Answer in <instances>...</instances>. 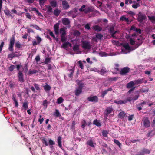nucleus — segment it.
<instances>
[{
  "label": "nucleus",
  "mask_w": 155,
  "mask_h": 155,
  "mask_svg": "<svg viewBox=\"0 0 155 155\" xmlns=\"http://www.w3.org/2000/svg\"><path fill=\"white\" fill-rule=\"evenodd\" d=\"M59 24L58 23L55 24L54 27V28L55 33L56 35H58L60 33L61 34V35H66V28L65 27L61 28L60 29L59 31Z\"/></svg>",
  "instance_id": "1"
},
{
  "label": "nucleus",
  "mask_w": 155,
  "mask_h": 155,
  "mask_svg": "<svg viewBox=\"0 0 155 155\" xmlns=\"http://www.w3.org/2000/svg\"><path fill=\"white\" fill-rule=\"evenodd\" d=\"M108 30L111 35V37L114 38H116V37L114 34L116 33H118L119 31L115 30L114 28V26H110L108 28Z\"/></svg>",
  "instance_id": "2"
},
{
  "label": "nucleus",
  "mask_w": 155,
  "mask_h": 155,
  "mask_svg": "<svg viewBox=\"0 0 155 155\" xmlns=\"http://www.w3.org/2000/svg\"><path fill=\"white\" fill-rule=\"evenodd\" d=\"M83 48L85 49H89L91 48L90 42L84 41L82 42Z\"/></svg>",
  "instance_id": "3"
},
{
  "label": "nucleus",
  "mask_w": 155,
  "mask_h": 155,
  "mask_svg": "<svg viewBox=\"0 0 155 155\" xmlns=\"http://www.w3.org/2000/svg\"><path fill=\"white\" fill-rule=\"evenodd\" d=\"M142 124L146 128L149 127L150 125V122L147 117H144L143 119Z\"/></svg>",
  "instance_id": "4"
},
{
  "label": "nucleus",
  "mask_w": 155,
  "mask_h": 155,
  "mask_svg": "<svg viewBox=\"0 0 155 155\" xmlns=\"http://www.w3.org/2000/svg\"><path fill=\"white\" fill-rule=\"evenodd\" d=\"M62 22L64 25L69 28L70 27V21L69 19L66 18H64L62 19Z\"/></svg>",
  "instance_id": "5"
},
{
  "label": "nucleus",
  "mask_w": 155,
  "mask_h": 155,
  "mask_svg": "<svg viewBox=\"0 0 155 155\" xmlns=\"http://www.w3.org/2000/svg\"><path fill=\"white\" fill-rule=\"evenodd\" d=\"M139 93V91H136L135 94V95L133 97H130L127 98V100L128 101H134L136 100H137L139 96V95L138 94Z\"/></svg>",
  "instance_id": "6"
},
{
  "label": "nucleus",
  "mask_w": 155,
  "mask_h": 155,
  "mask_svg": "<svg viewBox=\"0 0 155 155\" xmlns=\"http://www.w3.org/2000/svg\"><path fill=\"white\" fill-rule=\"evenodd\" d=\"M130 70V69L129 68L127 67H125L121 69L120 74L122 75H125L129 72Z\"/></svg>",
  "instance_id": "7"
},
{
  "label": "nucleus",
  "mask_w": 155,
  "mask_h": 155,
  "mask_svg": "<svg viewBox=\"0 0 155 155\" xmlns=\"http://www.w3.org/2000/svg\"><path fill=\"white\" fill-rule=\"evenodd\" d=\"M146 18V16L144 14L139 12L138 15V21L139 22H142Z\"/></svg>",
  "instance_id": "8"
},
{
  "label": "nucleus",
  "mask_w": 155,
  "mask_h": 155,
  "mask_svg": "<svg viewBox=\"0 0 155 155\" xmlns=\"http://www.w3.org/2000/svg\"><path fill=\"white\" fill-rule=\"evenodd\" d=\"M14 43L15 38L13 36L12 37V38L10 40L8 48V49H9V50L11 51H12L13 50V47L14 45Z\"/></svg>",
  "instance_id": "9"
},
{
  "label": "nucleus",
  "mask_w": 155,
  "mask_h": 155,
  "mask_svg": "<svg viewBox=\"0 0 155 155\" xmlns=\"http://www.w3.org/2000/svg\"><path fill=\"white\" fill-rule=\"evenodd\" d=\"M88 100L90 101L96 102L98 101V98L97 96H91L87 98Z\"/></svg>",
  "instance_id": "10"
},
{
  "label": "nucleus",
  "mask_w": 155,
  "mask_h": 155,
  "mask_svg": "<svg viewBox=\"0 0 155 155\" xmlns=\"http://www.w3.org/2000/svg\"><path fill=\"white\" fill-rule=\"evenodd\" d=\"M83 86V84L80 85L78 88L76 89L75 93V94L76 96H78L81 93Z\"/></svg>",
  "instance_id": "11"
},
{
  "label": "nucleus",
  "mask_w": 155,
  "mask_h": 155,
  "mask_svg": "<svg viewBox=\"0 0 155 155\" xmlns=\"http://www.w3.org/2000/svg\"><path fill=\"white\" fill-rule=\"evenodd\" d=\"M112 110V109L110 107H108L107 108L105 112L104 113L105 117L106 118H107L108 115L110 113Z\"/></svg>",
  "instance_id": "12"
},
{
  "label": "nucleus",
  "mask_w": 155,
  "mask_h": 155,
  "mask_svg": "<svg viewBox=\"0 0 155 155\" xmlns=\"http://www.w3.org/2000/svg\"><path fill=\"white\" fill-rule=\"evenodd\" d=\"M135 83L134 81H132L126 84V87L128 89L132 88L134 87Z\"/></svg>",
  "instance_id": "13"
},
{
  "label": "nucleus",
  "mask_w": 155,
  "mask_h": 155,
  "mask_svg": "<svg viewBox=\"0 0 155 155\" xmlns=\"http://www.w3.org/2000/svg\"><path fill=\"white\" fill-rule=\"evenodd\" d=\"M150 152L149 150L147 149H143L141 152L136 155H144L145 154H149Z\"/></svg>",
  "instance_id": "14"
},
{
  "label": "nucleus",
  "mask_w": 155,
  "mask_h": 155,
  "mask_svg": "<svg viewBox=\"0 0 155 155\" xmlns=\"http://www.w3.org/2000/svg\"><path fill=\"white\" fill-rule=\"evenodd\" d=\"M62 5L63 8L64 9H67L70 7L69 5L66 1L64 0L62 2Z\"/></svg>",
  "instance_id": "15"
},
{
  "label": "nucleus",
  "mask_w": 155,
  "mask_h": 155,
  "mask_svg": "<svg viewBox=\"0 0 155 155\" xmlns=\"http://www.w3.org/2000/svg\"><path fill=\"white\" fill-rule=\"evenodd\" d=\"M18 75L19 81L21 82H23L24 80L23 78V74L22 73L21 71H19L18 74Z\"/></svg>",
  "instance_id": "16"
},
{
  "label": "nucleus",
  "mask_w": 155,
  "mask_h": 155,
  "mask_svg": "<svg viewBox=\"0 0 155 155\" xmlns=\"http://www.w3.org/2000/svg\"><path fill=\"white\" fill-rule=\"evenodd\" d=\"M92 28L95 31H100L102 29V28L97 25H95L92 27Z\"/></svg>",
  "instance_id": "17"
},
{
  "label": "nucleus",
  "mask_w": 155,
  "mask_h": 155,
  "mask_svg": "<svg viewBox=\"0 0 155 155\" xmlns=\"http://www.w3.org/2000/svg\"><path fill=\"white\" fill-rule=\"evenodd\" d=\"M123 47L124 48V49H122V51L125 53H127L126 52H125L124 51V50L125 49L129 50L130 49V48L129 46V44L128 43H124L123 44Z\"/></svg>",
  "instance_id": "18"
},
{
  "label": "nucleus",
  "mask_w": 155,
  "mask_h": 155,
  "mask_svg": "<svg viewBox=\"0 0 155 155\" xmlns=\"http://www.w3.org/2000/svg\"><path fill=\"white\" fill-rule=\"evenodd\" d=\"M75 12L73 11H71L67 12V14L69 16H72L73 18L76 17V15H75Z\"/></svg>",
  "instance_id": "19"
},
{
  "label": "nucleus",
  "mask_w": 155,
  "mask_h": 155,
  "mask_svg": "<svg viewBox=\"0 0 155 155\" xmlns=\"http://www.w3.org/2000/svg\"><path fill=\"white\" fill-rule=\"evenodd\" d=\"M120 20L122 21H125L128 24H130V22L128 18H126L124 16H122L120 18Z\"/></svg>",
  "instance_id": "20"
},
{
  "label": "nucleus",
  "mask_w": 155,
  "mask_h": 155,
  "mask_svg": "<svg viewBox=\"0 0 155 155\" xmlns=\"http://www.w3.org/2000/svg\"><path fill=\"white\" fill-rule=\"evenodd\" d=\"M143 79H139L138 80H135L134 81L135 85H138L141 84L143 82Z\"/></svg>",
  "instance_id": "21"
},
{
  "label": "nucleus",
  "mask_w": 155,
  "mask_h": 155,
  "mask_svg": "<svg viewBox=\"0 0 155 155\" xmlns=\"http://www.w3.org/2000/svg\"><path fill=\"white\" fill-rule=\"evenodd\" d=\"M112 90L111 88H109L107 90L104 91L101 93V96L102 97H104V96L107 94V92L109 91H111Z\"/></svg>",
  "instance_id": "22"
},
{
  "label": "nucleus",
  "mask_w": 155,
  "mask_h": 155,
  "mask_svg": "<svg viewBox=\"0 0 155 155\" xmlns=\"http://www.w3.org/2000/svg\"><path fill=\"white\" fill-rule=\"evenodd\" d=\"M87 143L89 145L93 147H94L95 146V143H93V142L91 140H90L88 141L87 142Z\"/></svg>",
  "instance_id": "23"
},
{
  "label": "nucleus",
  "mask_w": 155,
  "mask_h": 155,
  "mask_svg": "<svg viewBox=\"0 0 155 155\" xmlns=\"http://www.w3.org/2000/svg\"><path fill=\"white\" fill-rule=\"evenodd\" d=\"M43 87L46 91H49L51 89V87L47 84H46L45 85L43 86Z\"/></svg>",
  "instance_id": "24"
},
{
  "label": "nucleus",
  "mask_w": 155,
  "mask_h": 155,
  "mask_svg": "<svg viewBox=\"0 0 155 155\" xmlns=\"http://www.w3.org/2000/svg\"><path fill=\"white\" fill-rule=\"evenodd\" d=\"M61 137L60 136H59L58 137V139L57 140L59 146L61 147L62 146L61 143Z\"/></svg>",
  "instance_id": "25"
},
{
  "label": "nucleus",
  "mask_w": 155,
  "mask_h": 155,
  "mask_svg": "<svg viewBox=\"0 0 155 155\" xmlns=\"http://www.w3.org/2000/svg\"><path fill=\"white\" fill-rule=\"evenodd\" d=\"M61 12L60 10L58 9H56L54 11V14L56 16H58Z\"/></svg>",
  "instance_id": "26"
},
{
  "label": "nucleus",
  "mask_w": 155,
  "mask_h": 155,
  "mask_svg": "<svg viewBox=\"0 0 155 155\" xmlns=\"http://www.w3.org/2000/svg\"><path fill=\"white\" fill-rule=\"evenodd\" d=\"M148 17L149 18V19L151 21V22L153 23H154L155 22V16H148Z\"/></svg>",
  "instance_id": "27"
},
{
  "label": "nucleus",
  "mask_w": 155,
  "mask_h": 155,
  "mask_svg": "<svg viewBox=\"0 0 155 155\" xmlns=\"http://www.w3.org/2000/svg\"><path fill=\"white\" fill-rule=\"evenodd\" d=\"M127 101L128 100H127V98L126 100H125L124 101L120 100L118 101L117 104H124L126 103Z\"/></svg>",
  "instance_id": "28"
},
{
  "label": "nucleus",
  "mask_w": 155,
  "mask_h": 155,
  "mask_svg": "<svg viewBox=\"0 0 155 155\" xmlns=\"http://www.w3.org/2000/svg\"><path fill=\"white\" fill-rule=\"evenodd\" d=\"M69 74H68V76L70 77L71 78L72 77L73 75V73L74 72V69H72L69 70L68 71Z\"/></svg>",
  "instance_id": "29"
},
{
  "label": "nucleus",
  "mask_w": 155,
  "mask_h": 155,
  "mask_svg": "<svg viewBox=\"0 0 155 155\" xmlns=\"http://www.w3.org/2000/svg\"><path fill=\"white\" fill-rule=\"evenodd\" d=\"M93 124L97 126H100L101 125V123L97 120H94Z\"/></svg>",
  "instance_id": "30"
},
{
  "label": "nucleus",
  "mask_w": 155,
  "mask_h": 155,
  "mask_svg": "<svg viewBox=\"0 0 155 155\" xmlns=\"http://www.w3.org/2000/svg\"><path fill=\"white\" fill-rule=\"evenodd\" d=\"M54 115L57 117H59L61 116L60 113L58 110L57 109H56L54 113Z\"/></svg>",
  "instance_id": "31"
},
{
  "label": "nucleus",
  "mask_w": 155,
  "mask_h": 155,
  "mask_svg": "<svg viewBox=\"0 0 155 155\" xmlns=\"http://www.w3.org/2000/svg\"><path fill=\"white\" fill-rule=\"evenodd\" d=\"M38 71L35 70H29L28 74H35L38 72Z\"/></svg>",
  "instance_id": "32"
},
{
  "label": "nucleus",
  "mask_w": 155,
  "mask_h": 155,
  "mask_svg": "<svg viewBox=\"0 0 155 155\" xmlns=\"http://www.w3.org/2000/svg\"><path fill=\"white\" fill-rule=\"evenodd\" d=\"M50 3L52 6L54 7H56L57 5V2L55 1H51L50 2Z\"/></svg>",
  "instance_id": "33"
},
{
  "label": "nucleus",
  "mask_w": 155,
  "mask_h": 155,
  "mask_svg": "<svg viewBox=\"0 0 155 155\" xmlns=\"http://www.w3.org/2000/svg\"><path fill=\"white\" fill-rule=\"evenodd\" d=\"M85 13H87L91 12V9L89 7L87 8L84 9V11Z\"/></svg>",
  "instance_id": "34"
},
{
  "label": "nucleus",
  "mask_w": 155,
  "mask_h": 155,
  "mask_svg": "<svg viewBox=\"0 0 155 155\" xmlns=\"http://www.w3.org/2000/svg\"><path fill=\"white\" fill-rule=\"evenodd\" d=\"M125 116V114L124 112H120L118 115V117L120 118H123Z\"/></svg>",
  "instance_id": "35"
},
{
  "label": "nucleus",
  "mask_w": 155,
  "mask_h": 155,
  "mask_svg": "<svg viewBox=\"0 0 155 155\" xmlns=\"http://www.w3.org/2000/svg\"><path fill=\"white\" fill-rule=\"evenodd\" d=\"M23 107L24 109L26 110L28 108V103L27 102H25L23 103Z\"/></svg>",
  "instance_id": "36"
},
{
  "label": "nucleus",
  "mask_w": 155,
  "mask_h": 155,
  "mask_svg": "<svg viewBox=\"0 0 155 155\" xmlns=\"http://www.w3.org/2000/svg\"><path fill=\"white\" fill-rule=\"evenodd\" d=\"M47 11L49 13H51L52 12V8L50 6H46Z\"/></svg>",
  "instance_id": "37"
},
{
  "label": "nucleus",
  "mask_w": 155,
  "mask_h": 155,
  "mask_svg": "<svg viewBox=\"0 0 155 155\" xmlns=\"http://www.w3.org/2000/svg\"><path fill=\"white\" fill-rule=\"evenodd\" d=\"M15 85V84L14 82L11 81L9 83V86L11 88L14 87Z\"/></svg>",
  "instance_id": "38"
},
{
  "label": "nucleus",
  "mask_w": 155,
  "mask_h": 155,
  "mask_svg": "<svg viewBox=\"0 0 155 155\" xmlns=\"http://www.w3.org/2000/svg\"><path fill=\"white\" fill-rule=\"evenodd\" d=\"M79 45H74L73 48V49L74 51H77L79 49Z\"/></svg>",
  "instance_id": "39"
},
{
  "label": "nucleus",
  "mask_w": 155,
  "mask_h": 155,
  "mask_svg": "<svg viewBox=\"0 0 155 155\" xmlns=\"http://www.w3.org/2000/svg\"><path fill=\"white\" fill-rule=\"evenodd\" d=\"M4 12L6 15L8 16L11 15V12L8 9H5L4 10Z\"/></svg>",
  "instance_id": "40"
},
{
  "label": "nucleus",
  "mask_w": 155,
  "mask_h": 155,
  "mask_svg": "<svg viewBox=\"0 0 155 155\" xmlns=\"http://www.w3.org/2000/svg\"><path fill=\"white\" fill-rule=\"evenodd\" d=\"M155 134V131H151L149 132L147 134V135L148 137H149L150 136H153Z\"/></svg>",
  "instance_id": "41"
},
{
  "label": "nucleus",
  "mask_w": 155,
  "mask_h": 155,
  "mask_svg": "<svg viewBox=\"0 0 155 155\" xmlns=\"http://www.w3.org/2000/svg\"><path fill=\"white\" fill-rule=\"evenodd\" d=\"M66 35H61V40L62 42H64L66 40Z\"/></svg>",
  "instance_id": "42"
},
{
  "label": "nucleus",
  "mask_w": 155,
  "mask_h": 155,
  "mask_svg": "<svg viewBox=\"0 0 155 155\" xmlns=\"http://www.w3.org/2000/svg\"><path fill=\"white\" fill-rule=\"evenodd\" d=\"M114 142L116 144H117V145H118L120 148V147H121L120 145H121V144L120 143V142L118 141V140H116V139H114Z\"/></svg>",
  "instance_id": "43"
},
{
  "label": "nucleus",
  "mask_w": 155,
  "mask_h": 155,
  "mask_svg": "<svg viewBox=\"0 0 155 155\" xmlns=\"http://www.w3.org/2000/svg\"><path fill=\"white\" fill-rule=\"evenodd\" d=\"M81 127L84 128L86 125V123L85 120H83L81 123Z\"/></svg>",
  "instance_id": "44"
},
{
  "label": "nucleus",
  "mask_w": 155,
  "mask_h": 155,
  "mask_svg": "<svg viewBox=\"0 0 155 155\" xmlns=\"http://www.w3.org/2000/svg\"><path fill=\"white\" fill-rule=\"evenodd\" d=\"M63 101V99L61 97H59L57 100V103L58 104L62 103Z\"/></svg>",
  "instance_id": "45"
},
{
  "label": "nucleus",
  "mask_w": 155,
  "mask_h": 155,
  "mask_svg": "<svg viewBox=\"0 0 155 155\" xmlns=\"http://www.w3.org/2000/svg\"><path fill=\"white\" fill-rule=\"evenodd\" d=\"M96 37L97 39H101L103 37V35L100 34H97L96 35Z\"/></svg>",
  "instance_id": "46"
},
{
  "label": "nucleus",
  "mask_w": 155,
  "mask_h": 155,
  "mask_svg": "<svg viewBox=\"0 0 155 155\" xmlns=\"http://www.w3.org/2000/svg\"><path fill=\"white\" fill-rule=\"evenodd\" d=\"M40 5H43L44 4L45 2L47 1V0H38Z\"/></svg>",
  "instance_id": "47"
},
{
  "label": "nucleus",
  "mask_w": 155,
  "mask_h": 155,
  "mask_svg": "<svg viewBox=\"0 0 155 155\" xmlns=\"http://www.w3.org/2000/svg\"><path fill=\"white\" fill-rule=\"evenodd\" d=\"M42 141L43 144H44L46 146H47L48 145V144L46 141L45 139V138H43L42 140Z\"/></svg>",
  "instance_id": "48"
},
{
  "label": "nucleus",
  "mask_w": 155,
  "mask_h": 155,
  "mask_svg": "<svg viewBox=\"0 0 155 155\" xmlns=\"http://www.w3.org/2000/svg\"><path fill=\"white\" fill-rule=\"evenodd\" d=\"M107 131L103 130L102 132V135L104 137H106L107 136Z\"/></svg>",
  "instance_id": "49"
},
{
  "label": "nucleus",
  "mask_w": 155,
  "mask_h": 155,
  "mask_svg": "<svg viewBox=\"0 0 155 155\" xmlns=\"http://www.w3.org/2000/svg\"><path fill=\"white\" fill-rule=\"evenodd\" d=\"M15 55V54L14 53H12L8 54V57L9 58H12L14 57Z\"/></svg>",
  "instance_id": "50"
},
{
  "label": "nucleus",
  "mask_w": 155,
  "mask_h": 155,
  "mask_svg": "<svg viewBox=\"0 0 155 155\" xmlns=\"http://www.w3.org/2000/svg\"><path fill=\"white\" fill-rule=\"evenodd\" d=\"M74 34L75 35L79 36L80 35V33L78 31H74Z\"/></svg>",
  "instance_id": "51"
},
{
  "label": "nucleus",
  "mask_w": 155,
  "mask_h": 155,
  "mask_svg": "<svg viewBox=\"0 0 155 155\" xmlns=\"http://www.w3.org/2000/svg\"><path fill=\"white\" fill-rule=\"evenodd\" d=\"M49 143L50 145H52L55 144V142L52 140L50 139L49 140Z\"/></svg>",
  "instance_id": "52"
},
{
  "label": "nucleus",
  "mask_w": 155,
  "mask_h": 155,
  "mask_svg": "<svg viewBox=\"0 0 155 155\" xmlns=\"http://www.w3.org/2000/svg\"><path fill=\"white\" fill-rule=\"evenodd\" d=\"M86 7V6L84 5H83L81 7V8L79 9V11L80 12H82L84 11V8Z\"/></svg>",
  "instance_id": "53"
},
{
  "label": "nucleus",
  "mask_w": 155,
  "mask_h": 155,
  "mask_svg": "<svg viewBox=\"0 0 155 155\" xmlns=\"http://www.w3.org/2000/svg\"><path fill=\"white\" fill-rule=\"evenodd\" d=\"M12 99L15 103V106L16 107H17L18 105V104L17 101L16 99L14 97H13L12 98Z\"/></svg>",
  "instance_id": "54"
},
{
  "label": "nucleus",
  "mask_w": 155,
  "mask_h": 155,
  "mask_svg": "<svg viewBox=\"0 0 155 155\" xmlns=\"http://www.w3.org/2000/svg\"><path fill=\"white\" fill-rule=\"evenodd\" d=\"M148 88H147L146 89H144L143 88L141 89L140 90V91H141L142 92H147L148 91Z\"/></svg>",
  "instance_id": "55"
},
{
  "label": "nucleus",
  "mask_w": 155,
  "mask_h": 155,
  "mask_svg": "<svg viewBox=\"0 0 155 155\" xmlns=\"http://www.w3.org/2000/svg\"><path fill=\"white\" fill-rule=\"evenodd\" d=\"M15 68V66L14 65H12L9 68V69L11 71H13Z\"/></svg>",
  "instance_id": "56"
},
{
  "label": "nucleus",
  "mask_w": 155,
  "mask_h": 155,
  "mask_svg": "<svg viewBox=\"0 0 155 155\" xmlns=\"http://www.w3.org/2000/svg\"><path fill=\"white\" fill-rule=\"evenodd\" d=\"M84 27L85 29H87L88 30H89L90 29V25L89 24H86L85 25Z\"/></svg>",
  "instance_id": "57"
},
{
  "label": "nucleus",
  "mask_w": 155,
  "mask_h": 155,
  "mask_svg": "<svg viewBox=\"0 0 155 155\" xmlns=\"http://www.w3.org/2000/svg\"><path fill=\"white\" fill-rule=\"evenodd\" d=\"M78 63L80 68L81 69H83V65L80 61H78Z\"/></svg>",
  "instance_id": "58"
},
{
  "label": "nucleus",
  "mask_w": 155,
  "mask_h": 155,
  "mask_svg": "<svg viewBox=\"0 0 155 155\" xmlns=\"http://www.w3.org/2000/svg\"><path fill=\"white\" fill-rule=\"evenodd\" d=\"M48 102L46 100H44L43 102V105L45 106H47V105Z\"/></svg>",
  "instance_id": "59"
},
{
  "label": "nucleus",
  "mask_w": 155,
  "mask_h": 155,
  "mask_svg": "<svg viewBox=\"0 0 155 155\" xmlns=\"http://www.w3.org/2000/svg\"><path fill=\"white\" fill-rule=\"evenodd\" d=\"M50 61V59L49 58H46L45 61V64H47L48 63H49Z\"/></svg>",
  "instance_id": "60"
},
{
  "label": "nucleus",
  "mask_w": 155,
  "mask_h": 155,
  "mask_svg": "<svg viewBox=\"0 0 155 155\" xmlns=\"http://www.w3.org/2000/svg\"><path fill=\"white\" fill-rule=\"evenodd\" d=\"M139 6V4L137 3H136L135 4H134L132 5V7L136 9Z\"/></svg>",
  "instance_id": "61"
},
{
  "label": "nucleus",
  "mask_w": 155,
  "mask_h": 155,
  "mask_svg": "<svg viewBox=\"0 0 155 155\" xmlns=\"http://www.w3.org/2000/svg\"><path fill=\"white\" fill-rule=\"evenodd\" d=\"M34 86L35 88V89L37 90H39L40 89V87L39 86V85L36 84H34Z\"/></svg>",
  "instance_id": "62"
},
{
  "label": "nucleus",
  "mask_w": 155,
  "mask_h": 155,
  "mask_svg": "<svg viewBox=\"0 0 155 155\" xmlns=\"http://www.w3.org/2000/svg\"><path fill=\"white\" fill-rule=\"evenodd\" d=\"M127 13L128 14H130L131 15H135V13L132 11H127Z\"/></svg>",
  "instance_id": "63"
},
{
  "label": "nucleus",
  "mask_w": 155,
  "mask_h": 155,
  "mask_svg": "<svg viewBox=\"0 0 155 155\" xmlns=\"http://www.w3.org/2000/svg\"><path fill=\"white\" fill-rule=\"evenodd\" d=\"M146 104V102L145 101H143V102L140 103L138 104V106H140V107H142L143 105H145Z\"/></svg>",
  "instance_id": "64"
}]
</instances>
